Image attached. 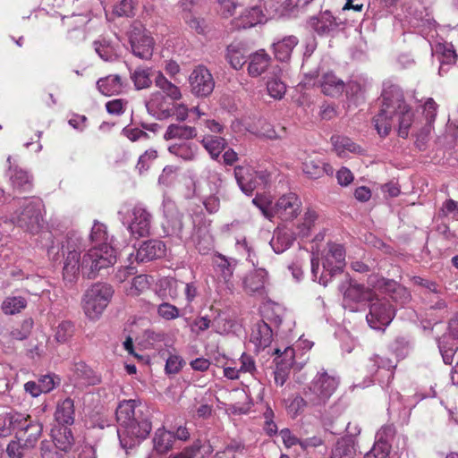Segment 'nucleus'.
I'll use <instances>...</instances> for the list:
<instances>
[{
	"label": "nucleus",
	"instance_id": "f257e3e1",
	"mask_svg": "<svg viewBox=\"0 0 458 458\" xmlns=\"http://www.w3.org/2000/svg\"><path fill=\"white\" fill-rule=\"evenodd\" d=\"M382 105L373 123L380 136H387L391 131L394 120L398 123V135L406 139L413 123V112L406 103L404 95L396 85L386 86L381 94Z\"/></svg>",
	"mask_w": 458,
	"mask_h": 458
},
{
	"label": "nucleus",
	"instance_id": "f03ea898",
	"mask_svg": "<svg viewBox=\"0 0 458 458\" xmlns=\"http://www.w3.org/2000/svg\"><path fill=\"white\" fill-rule=\"evenodd\" d=\"M135 408V400H125L116 408L117 433L124 447L134 445V439H145L152 428L148 418L142 413L137 414Z\"/></svg>",
	"mask_w": 458,
	"mask_h": 458
},
{
	"label": "nucleus",
	"instance_id": "7ed1b4c3",
	"mask_svg": "<svg viewBox=\"0 0 458 458\" xmlns=\"http://www.w3.org/2000/svg\"><path fill=\"white\" fill-rule=\"evenodd\" d=\"M43 430L42 424L30 415L18 411H11L4 415L3 426L0 427V437H4L13 431L15 438L22 440L25 446L35 447Z\"/></svg>",
	"mask_w": 458,
	"mask_h": 458
},
{
	"label": "nucleus",
	"instance_id": "20e7f679",
	"mask_svg": "<svg viewBox=\"0 0 458 458\" xmlns=\"http://www.w3.org/2000/svg\"><path fill=\"white\" fill-rule=\"evenodd\" d=\"M45 206L40 198L25 199L14 213L13 223L23 232L38 234L44 225Z\"/></svg>",
	"mask_w": 458,
	"mask_h": 458
},
{
	"label": "nucleus",
	"instance_id": "39448f33",
	"mask_svg": "<svg viewBox=\"0 0 458 458\" xmlns=\"http://www.w3.org/2000/svg\"><path fill=\"white\" fill-rule=\"evenodd\" d=\"M339 377L322 369L302 390V394L310 402V406H325L335 394Z\"/></svg>",
	"mask_w": 458,
	"mask_h": 458
},
{
	"label": "nucleus",
	"instance_id": "423d86ee",
	"mask_svg": "<svg viewBox=\"0 0 458 458\" xmlns=\"http://www.w3.org/2000/svg\"><path fill=\"white\" fill-rule=\"evenodd\" d=\"M116 262L115 250L107 243L98 244L89 249L81 259V274L89 279L95 278L101 269L107 268Z\"/></svg>",
	"mask_w": 458,
	"mask_h": 458
},
{
	"label": "nucleus",
	"instance_id": "0eeeda50",
	"mask_svg": "<svg viewBox=\"0 0 458 458\" xmlns=\"http://www.w3.org/2000/svg\"><path fill=\"white\" fill-rule=\"evenodd\" d=\"M114 288L106 283L93 284L84 293L82 299L83 311L89 319H98L114 295Z\"/></svg>",
	"mask_w": 458,
	"mask_h": 458
},
{
	"label": "nucleus",
	"instance_id": "6e6552de",
	"mask_svg": "<svg viewBox=\"0 0 458 458\" xmlns=\"http://www.w3.org/2000/svg\"><path fill=\"white\" fill-rule=\"evenodd\" d=\"M322 265L324 272L320 277V283L327 285L328 280L326 279L327 276L332 277L337 273L343 272L345 267V250L343 245L329 242L327 248L323 250Z\"/></svg>",
	"mask_w": 458,
	"mask_h": 458
},
{
	"label": "nucleus",
	"instance_id": "1a4fd4ad",
	"mask_svg": "<svg viewBox=\"0 0 458 458\" xmlns=\"http://www.w3.org/2000/svg\"><path fill=\"white\" fill-rule=\"evenodd\" d=\"M369 311L366 319L369 327L373 329H383L388 326L394 317V310L388 301L375 297L370 301Z\"/></svg>",
	"mask_w": 458,
	"mask_h": 458
},
{
	"label": "nucleus",
	"instance_id": "9d476101",
	"mask_svg": "<svg viewBox=\"0 0 458 458\" xmlns=\"http://www.w3.org/2000/svg\"><path fill=\"white\" fill-rule=\"evenodd\" d=\"M130 44L135 56L144 60L152 57L155 41L146 30L134 28L130 36Z\"/></svg>",
	"mask_w": 458,
	"mask_h": 458
},
{
	"label": "nucleus",
	"instance_id": "9b49d317",
	"mask_svg": "<svg viewBox=\"0 0 458 458\" xmlns=\"http://www.w3.org/2000/svg\"><path fill=\"white\" fill-rule=\"evenodd\" d=\"M189 82L191 92L198 97L209 96L215 87L212 74L203 65H199L191 72Z\"/></svg>",
	"mask_w": 458,
	"mask_h": 458
},
{
	"label": "nucleus",
	"instance_id": "f8f14e48",
	"mask_svg": "<svg viewBox=\"0 0 458 458\" xmlns=\"http://www.w3.org/2000/svg\"><path fill=\"white\" fill-rule=\"evenodd\" d=\"M395 429L392 425H385L376 434V441L371 450L364 458H389L392 441Z\"/></svg>",
	"mask_w": 458,
	"mask_h": 458
},
{
	"label": "nucleus",
	"instance_id": "ddd939ff",
	"mask_svg": "<svg viewBox=\"0 0 458 458\" xmlns=\"http://www.w3.org/2000/svg\"><path fill=\"white\" fill-rule=\"evenodd\" d=\"M151 219V214L145 208L135 205L131 209V219L128 227L131 234L136 239L148 236Z\"/></svg>",
	"mask_w": 458,
	"mask_h": 458
},
{
	"label": "nucleus",
	"instance_id": "4468645a",
	"mask_svg": "<svg viewBox=\"0 0 458 458\" xmlns=\"http://www.w3.org/2000/svg\"><path fill=\"white\" fill-rule=\"evenodd\" d=\"M301 212V201L295 193L290 192L280 197L274 205L275 216L282 220H292Z\"/></svg>",
	"mask_w": 458,
	"mask_h": 458
},
{
	"label": "nucleus",
	"instance_id": "2eb2a0df",
	"mask_svg": "<svg viewBox=\"0 0 458 458\" xmlns=\"http://www.w3.org/2000/svg\"><path fill=\"white\" fill-rule=\"evenodd\" d=\"M64 260L63 267L64 279L69 282L74 281L81 272V260L80 251L67 241L66 246L63 245Z\"/></svg>",
	"mask_w": 458,
	"mask_h": 458
},
{
	"label": "nucleus",
	"instance_id": "dca6fc26",
	"mask_svg": "<svg viewBox=\"0 0 458 458\" xmlns=\"http://www.w3.org/2000/svg\"><path fill=\"white\" fill-rule=\"evenodd\" d=\"M301 170L303 174L311 180L322 178L324 175L332 176L333 166L323 162L318 157L308 156L302 162Z\"/></svg>",
	"mask_w": 458,
	"mask_h": 458
},
{
	"label": "nucleus",
	"instance_id": "f3484780",
	"mask_svg": "<svg viewBox=\"0 0 458 458\" xmlns=\"http://www.w3.org/2000/svg\"><path fill=\"white\" fill-rule=\"evenodd\" d=\"M265 20V14L260 6L245 9L238 17L232 21L234 30H246L261 23Z\"/></svg>",
	"mask_w": 458,
	"mask_h": 458
},
{
	"label": "nucleus",
	"instance_id": "a211bd4d",
	"mask_svg": "<svg viewBox=\"0 0 458 458\" xmlns=\"http://www.w3.org/2000/svg\"><path fill=\"white\" fill-rule=\"evenodd\" d=\"M97 89L104 96L119 95L126 87V78L120 74H109L99 78L96 83Z\"/></svg>",
	"mask_w": 458,
	"mask_h": 458
},
{
	"label": "nucleus",
	"instance_id": "6ab92c4d",
	"mask_svg": "<svg viewBox=\"0 0 458 458\" xmlns=\"http://www.w3.org/2000/svg\"><path fill=\"white\" fill-rule=\"evenodd\" d=\"M256 171L249 165L234 167V176L240 189L247 195L252 194L258 185Z\"/></svg>",
	"mask_w": 458,
	"mask_h": 458
},
{
	"label": "nucleus",
	"instance_id": "aec40b11",
	"mask_svg": "<svg viewBox=\"0 0 458 458\" xmlns=\"http://www.w3.org/2000/svg\"><path fill=\"white\" fill-rule=\"evenodd\" d=\"M267 274L263 269H257L250 272L243 279V289L250 295L263 296L266 293Z\"/></svg>",
	"mask_w": 458,
	"mask_h": 458
},
{
	"label": "nucleus",
	"instance_id": "412c9836",
	"mask_svg": "<svg viewBox=\"0 0 458 458\" xmlns=\"http://www.w3.org/2000/svg\"><path fill=\"white\" fill-rule=\"evenodd\" d=\"M165 246L158 240L144 242L137 250L136 259L139 262H147L165 255Z\"/></svg>",
	"mask_w": 458,
	"mask_h": 458
},
{
	"label": "nucleus",
	"instance_id": "4be33fe9",
	"mask_svg": "<svg viewBox=\"0 0 458 458\" xmlns=\"http://www.w3.org/2000/svg\"><path fill=\"white\" fill-rule=\"evenodd\" d=\"M341 23L329 11L322 12L318 16L311 17L310 20L311 28L318 35L328 34L336 30Z\"/></svg>",
	"mask_w": 458,
	"mask_h": 458
},
{
	"label": "nucleus",
	"instance_id": "5701e85b",
	"mask_svg": "<svg viewBox=\"0 0 458 458\" xmlns=\"http://www.w3.org/2000/svg\"><path fill=\"white\" fill-rule=\"evenodd\" d=\"M321 92L332 98L340 97L345 88V83L334 72H326L321 75L318 81Z\"/></svg>",
	"mask_w": 458,
	"mask_h": 458
},
{
	"label": "nucleus",
	"instance_id": "b1692460",
	"mask_svg": "<svg viewBox=\"0 0 458 458\" xmlns=\"http://www.w3.org/2000/svg\"><path fill=\"white\" fill-rule=\"evenodd\" d=\"M344 297L354 302L373 301L377 296L373 290L365 287L363 284H352L344 289V285L340 288Z\"/></svg>",
	"mask_w": 458,
	"mask_h": 458
},
{
	"label": "nucleus",
	"instance_id": "393cba45",
	"mask_svg": "<svg viewBox=\"0 0 458 458\" xmlns=\"http://www.w3.org/2000/svg\"><path fill=\"white\" fill-rule=\"evenodd\" d=\"M157 72L148 66L140 65L130 72V79L137 90L148 89L153 83Z\"/></svg>",
	"mask_w": 458,
	"mask_h": 458
},
{
	"label": "nucleus",
	"instance_id": "a878e982",
	"mask_svg": "<svg viewBox=\"0 0 458 458\" xmlns=\"http://www.w3.org/2000/svg\"><path fill=\"white\" fill-rule=\"evenodd\" d=\"M248 73L251 77L260 76L270 65L271 57L264 49L249 55Z\"/></svg>",
	"mask_w": 458,
	"mask_h": 458
},
{
	"label": "nucleus",
	"instance_id": "bb28decb",
	"mask_svg": "<svg viewBox=\"0 0 458 458\" xmlns=\"http://www.w3.org/2000/svg\"><path fill=\"white\" fill-rule=\"evenodd\" d=\"M55 420L63 427L73 424L75 420V408L74 402L72 398L67 397L57 403L55 411Z\"/></svg>",
	"mask_w": 458,
	"mask_h": 458
},
{
	"label": "nucleus",
	"instance_id": "cd10ccee",
	"mask_svg": "<svg viewBox=\"0 0 458 458\" xmlns=\"http://www.w3.org/2000/svg\"><path fill=\"white\" fill-rule=\"evenodd\" d=\"M10 183L16 193L29 192L32 189V181L26 171L13 168L10 170Z\"/></svg>",
	"mask_w": 458,
	"mask_h": 458
},
{
	"label": "nucleus",
	"instance_id": "c85d7f7f",
	"mask_svg": "<svg viewBox=\"0 0 458 458\" xmlns=\"http://www.w3.org/2000/svg\"><path fill=\"white\" fill-rule=\"evenodd\" d=\"M52 437L55 448L64 453L69 452L74 444L72 429L68 427L54 428L52 430Z\"/></svg>",
	"mask_w": 458,
	"mask_h": 458
},
{
	"label": "nucleus",
	"instance_id": "c756f323",
	"mask_svg": "<svg viewBox=\"0 0 458 458\" xmlns=\"http://www.w3.org/2000/svg\"><path fill=\"white\" fill-rule=\"evenodd\" d=\"M251 340L259 348L265 349L269 346L273 340L270 326L263 320L259 321L252 330Z\"/></svg>",
	"mask_w": 458,
	"mask_h": 458
},
{
	"label": "nucleus",
	"instance_id": "7c9ffc66",
	"mask_svg": "<svg viewBox=\"0 0 458 458\" xmlns=\"http://www.w3.org/2000/svg\"><path fill=\"white\" fill-rule=\"evenodd\" d=\"M168 151L172 155L190 162L196 159L199 153V147L193 142L183 141L169 146Z\"/></svg>",
	"mask_w": 458,
	"mask_h": 458
},
{
	"label": "nucleus",
	"instance_id": "2f4dec72",
	"mask_svg": "<svg viewBox=\"0 0 458 458\" xmlns=\"http://www.w3.org/2000/svg\"><path fill=\"white\" fill-rule=\"evenodd\" d=\"M331 141L335 150L340 157H344L347 153H362L361 147L346 136H332Z\"/></svg>",
	"mask_w": 458,
	"mask_h": 458
},
{
	"label": "nucleus",
	"instance_id": "473e14b6",
	"mask_svg": "<svg viewBox=\"0 0 458 458\" xmlns=\"http://www.w3.org/2000/svg\"><path fill=\"white\" fill-rule=\"evenodd\" d=\"M197 136V129L184 124H170L164 135L165 140L180 139L186 141L194 139Z\"/></svg>",
	"mask_w": 458,
	"mask_h": 458
},
{
	"label": "nucleus",
	"instance_id": "72a5a7b5",
	"mask_svg": "<svg viewBox=\"0 0 458 458\" xmlns=\"http://www.w3.org/2000/svg\"><path fill=\"white\" fill-rule=\"evenodd\" d=\"M297 44L298 39L294 36L285 37L282 40L274 43L273 48L276 58L281 62L288 61Z\"/></svg>",
	"mask_w": 458,
	"mask_h": 458
},
{
	"label": "nucleus",
	"instance_id": "f704fd0d",
	"mask_svg": "<svg viewBox=\"0 0 458 458\" xmlns=\"http://www.w3.org/2000/svg\"><path fill=\"white\" fill-rule=\"evenodd\" d=\"M434 131V125L422 124V121L414 123V145L420 151H425L428 148L431 133Z\"/></svg>",
	"mask_w": 458,
	"mask_h": 458
},
{
	"label": "nucleus",
	"instance_id": "c9c22d12",
	"mask_svg": "<svg viewBox=\"0 0 458 458\" xmlns=\"http://www.w3.org/2000/svg\"><path fill=\"white\" fill-rule=\"evenodd\" d=\"M28 306V301L23 296H6L1 303V310L4 315H16L21 313Z\"/></svg>",
	"mask_w": 458,
	"mask_h": 458
},
{
	"label": "nucleus",
	"instance_id": "e433bc0d",
	"mask_svg": "<svg viewBox=\"0 0 458 458\" xmlns=\"http://www.w3.org/2000/svg\"><path fill=\"white\" fill-rule=\"evenodd\" d=\"M175 440L174 434L165 428H158L153 438L154 449L158 454H165L170 451Z\"/></svg>",
	"mask_w": 458,
	"mask_h": 458
},
{
	"label": "nucleus",
	"instance_id": "4c0bfd02",
	"mask_svg": "<svg viewBox=\"0 0 458 458\" xmlns=\"http://www.w3.org/2000/svg\"><path fill=\"white\" fill-rule=\"evenodd\" d=\"M294 240L293 232L280 229L275 232L270 245L276 253H282L292 246Z\"/></svg>",
	"mask_w": 458,
	"mask_h": 458
},
{
	"label": "nucleus",
	"instance_id": "58836bf2",
	"mask_svg": "<svg viewBox=\"0 0 458 458\" xmlns=\"http://www.w3.org/2000/svg\"><path fill=\"white\" fill-rule=\"evenodd\" d=\"M154 81L156 86L162 91L161 93L165 94L171 100L176 101L182 98L179 87L168 81L161 72H157Z\"/></svg>",
	"mask_w": 458,
	"mask_h": 458
},
{
	"label": "nucleus",
	"instance_id": "ea45409f",
	"mask_svg": "<svg viewBox=\"0 0 458 458\" xmlns=\"http://www.w3.org/2000/svg\"><path fill=\"white\" fill-rule=\"evenodd\" d=\"M197 3L198 0H180V6L182 10V18L186 23L198 33H203L204 30L200 25L199 20L193 15V10Z\"/></svg>",
	"mask_w": 458,
	"mask_h": 458
},
{
	"label": "nucleus",
	"instance_id": "a19ab883",
	"mask_svg": "<svg viewBox=\"0 0 458 458\" xmlns=\"http://www.w3.org/2000/svg\"><path fill=\"white\" fill-rule=\"evenodd\" d=\"M200 143L213 159H217L227 145L224 138L213 135L204 136Z\"/></svg>",
	"mask_w": 458,
	"mask_h": 458
},
{
	"label": "nucleus",
	"instance_id": "79ce46f5",
	"mask_svg": "<svg viewBox=\"0 0 458 458\" xmlns=\"http://www.w3.org/2000/svg\"><path fill=\"white\" fill-rule=\"evenodd\" d=\"M226 59L233 69H241L247 62L245 48L240 44L229 45L226 50Z\"/></svg>",
	"mask_w": 458,
	"mask_h": 458
},
{
	"label": "nucleus",
	"instance_id": "37998d69",
	"mask_svg": "<svg viewBox=\"0 0 458 458\" xmlns=\"http://www.w3.org/2000/svg\"><path fill=\"white\" fill-rule=\"evenodd\" d=\"M420 116L416 121H422V124L434 125L437 116L438 105L432 98H427L420 106Z\"/></svg>",
	"mask_w": 458,
	"mask_h": 458
},
{
	"label": "nucleus",
	"instance_id": "c03bdc74",
	"mask_svg": "<svg viewBox=\"0 0 458 458\" xmlns=\"http://www.w3.org/2000/svg\"><path fill=\"white\" fill-rule=\"evenodd\" d=\"M74 372L78 377L83 379L88 385H96L100 381L94 370L84 362L75 363Z\"/></svg>",
	"mask_w": 458,
	"mask_h": 458
},
{
	"label": "nucleus",
	"instance_id": "a18cd8bd",
	"mask_svg": "<svg viewBox=\"0 0 458 458\" xmlns=\"http://www.w3.org/2000/svg\"><path fill=\"white\" fill-rule=\"evenodd\" d=\"M93 47L98 56L104 61H113L116 58L114 47L106 40L94 41Z\"/></svg>",
	"mask_w": 458,
	"mask_h": 458
},
{
	"label": "nucleus",
	"instance_id": "49530a36",
	"mask_svg": "<svg viewBox=\"0 0 458 458\" xmlns=\"http://www.w3.org/2000/svg\"><path fill=\"white\" fill-rule=\"evenodd\" d=\"M355 450L349 441L342 439L337 441L330 458H353Z\"/></svg>",
	"mask_w": 458,
	"mask_h": 458
},
{
	"label": "nucleus",
	"instance_id": "de8ad7c7",
	"mask_svg": "<svg viewBox=\"0 0 458 458\" xmlns=\"http://www.w3.org/2000/svg\"><path fill=\"white\" fill-rule=\"evenodd\" d=\"M30 446H25L22 440L14 438L6 446V454L9 458H23L30 451Z\"/></svg>",
	"mask_w": 458,
	"mask_h": 458
},
{
	"label": "nucleus",
	"instance_id": "09e8293b",
	"mask_svg": "<svg viewBox=\"0 0 458 458\" xmlns=\"http://www.w3.org/2000/svg\"><path fill=\"white\" fill-rule=\"evenodd\" d=\"M149 103L152 106L156 107L158 111L165 114V116H169L172 114V107L171 103L166 101L165 97L161 92H155L151 95Z\"/></svg>",
	"mask_w": 458,
	"mask_h": 458
},
{
	"label": "nucleus",
	"instance_id": "8fccbe9b",
	"mask_svg": "<svg viewBox=\"0 0 458 458\" xmlns=\"http://www.w3.org/2000/svg\"><path fill=\"white\" fill-rule=\"evenodd\" d=\"M216 260V271L225 284L231 281L233 274V268L227 259L223 255H218Z\"/></svg>",
	"mask_w": 458,
	"mask_h": 458
},
{
	"label": "nucleus",
	"instance_id": "3c124183",
	"mask_svg": "<svg viewBox=\"0 0 458 458\" xmlns=\"http://www.w3.org/2000/svg\"><path fill=\"white\" fill-rule=\"evenodd\" d=\"M74 333V325L71 321H62L56 327L55 337L59 343L67 342Z\"/></svg>",
	"mask_w": 458,
	"mask_h": 458
},
{
	"label": "nucleus",
	"instance_id": "603ef678",
	"mask_svg": "<svg viewBox=\"0 0 458 458\" xmlns=\"http://www.w3.org/2000/svg\"><path fill=\"white\" fill-rule=\"evenodd\" d=\"M308 405L310 406V402L306 396L296 395L287 405V411L292 417H296L301 413Z\"/></svg>",
	"mask_w": 458,
	"mask_h": 458
},
{
	"label": "nucleus",
	"instance_id": "864d4df0",
	"mask_svg": "<svg viewBox=\"0 0 458 458\" xmlns=\"http://www.w3.org/2000/svg\"><path fill=\"white\" fill-rule=\"evenodd\" d=\"M267 89L270 97L281 99L286 92V86L281 80L273 78L267 81Z\"/></svg>",
	"mask_w": 458,
	"mask_h": 458
},
{
	"label": "nucleus",
	"instance_id": "5fc2aeb1",
	"mask_svg": "<svg viewBox=\"0 0 458 458\" xmlns=\"http://www.w3.org/2000/svg\"><path fill=\"white\" fill-rule=\"evenodd\" d=\"M149 281L148 276L140 275L133 277L131 286L128 291V293L132 296H138L149 287Z\"/></svg>",
	"mask_w": 458,
	"mask_h": 458
},
{
	"label": "nucleus",
	"instance_id": "6e6d98bb",
	"mask_svg": "<svg viewBox=\"0 0 458 458\" xmlns=\"http://www.w3.org/2000/svg\"><path fill=\"white\" fill-rule=\"evenodd\" d=\"M438 216L442 217H451L458 221V201L452 199L444 201L438 211Z\"/></svg>",
	"mask_w": 458,
	"mask_h": 458
},
{
	"label": "nucleus",
	"instance_id": "4d7b16f0",
	"mask_svg": "<svg viewBox=\"0 0 458 458\" xmlns=\"http://www.w3.org/2000/svg\"><path fill=\"white\" fill-rule=\"evenodd\" d=\"M33 327V320L32 318L24 319L19 327L14 328L11 332V336L15 340H24L29 337L30 335L31 329Z\"/></svg>",
	"mask_w": 458,
	"mask_h": 458
},
{
	"label": "nucleus",
	"instance_id": "13d9d810",
	"mask_svg": "<svg viewBox=\"0 0 458 458\" xmlns=\"http://www.w3.org/2000/svg\"><path fill=\"white\" fill-rule=\"evenodd\" d=\"M157 314L165 320H173L181 316L180 310L169 302H162L159 304L157 307Z\"/></svg>",
	"mask_w": 458,
	"mask_h": 458
},
{
	"label": "nucleus",
	"instance_id": "bf43d9fd",
	"mask_svg": "<svg viewBox=\"0 0 458 458\" xmlns=\"http://www.w3.org/2000/svg\"><path fill=\"white\" fill-rule=\"evenodd\" d=\"M252 203L259 208L266 218L272 220V218L275 217L274 206L271 207V201L267 198L257 195L252 199Z\"/></svg>",
	"mask_w": 458,
	"mask_h": 458
},
{
	"label": "nucleus",
	"instance_id": "052dcab7",
	"mask_svg": "<svg viewBox=\"0 0 458 458\" xmlns=\"http://www.w3.org/2000/svg\"><path fill=\"white\" fill-rule=\"evenodd\" d=\"M263 418H264V427H263L264 431L268 436L276 435L278 431V428H277L276 424L274 421L275 413H274L273 410L271 409V407L267 406V409L263 413Z\"/></svg>",
	"mask_w": 458,
	"mask_h": 458
},
{
	"label": "nucleus",
	"instance_id": "680f3d73",
	"mask_svg": "<svg viewBox=\"0 0 458 458\" xmlns=\"http://www.w3.org/2000/svg\"><path fill=\"white\" fill-rule=\"evenodd\" d=\"M87 21L88 20L86 16L82 14H72L70 17L63 19V22L67 27L68 30L82 29L86 25Z\"/></svg>",
	"mask_w": 458,
	"mask_h": 458
},
{
	"label": "nucleus",
	"instance_id": "e2e57ef3",
	"mask_svg": "<svg viewBox=\"0 0 458 458\" xmlns=\"http://www.w3.org/2000/svg\"><path fill=\"white\" fill-rule=\"evenodd\" d=\"M438 347L444 362L445 364H452L454 361V356L458 349L457 346L443 340L439 342Z\"/></svg>",
	"mask_w": 458,
	"mask_h": 458
},
{
	"label": "nucleus",
	"instance_id": "0e129e2a",
	"mask_svg": "<svg viewBox=\"0 0 458 458\" xmlns=\"http://www.w3.org/2000/svg\"><path fill=\"white\" fill-rule=\"evenodd\" d=\"M240 371L242 373H250V375H254L257 371L256 361L253 356L249 353L242 352L240 357Z\"/></svg>",
	"mask_w": 458,
	"mask_h": 458
},
{
	"label": "nucleus",
	"instance_id": "69168bd1",
	"mask_svg": "<svg viewBox=\"0 0 458 458\" xmlns=\"http://www.w3.org/2000/svg\"><path fill=\"white\" fill-rule=\"evenodd\" d=\"M90 238L92 242H99V244L106 243L108 237L106 225L96 222L92 226Z\"/></svg>",
	"mask_w": 458,
	"mask_h": 458
},
{
	"label": "nucleus",
	"instance_id": "338daca9",
	"mask_svg": "<svg viewBox=\"0 0 458 458\" xmlns=\"http://www.w3.org/2000/svg\"><path fill=\"white\" fill-rule=\"evenodd\" d=\"M136 5L135 0H122L115 7L114 13L118 16L130 17L134 14V8Z\"/></svg>",
	"mask_w": 458,
	"mask_h": 458
},
{
	"label": "nucleus",
	"instance_id": "774afa93",
	"mask_svg": "<svg viewBox=\"0 0 458 458\" xmlns=\"http://www.w3.org/2000/svg\"><path fill=\"white\" fill-rule=\"evenodd\" d=\"M169 458H202L201 450L199 444L184 448L181 453Z\"/></svg>",
	"mask_w": 458,
	"mask_h": 458
}]
</instances>
